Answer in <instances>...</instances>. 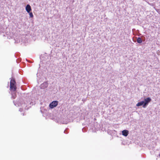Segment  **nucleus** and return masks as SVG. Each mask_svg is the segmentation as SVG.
<instances>
[{"instance_id":"12","label":"nucleus","mask_w":160,"mask_h":160,"mask_svg":"<svg viewBox=\"0 0 160 160\" xmlns=\"http://www.w3.org/2000/svg\"><path fill=\"white\" fill-rule=\"evenodd\" d=\"M142 39V41H144L145 40V38L144 37H143V36H142V38H141Z\"/></svg>"},{"instance_id":"15","label":"nucleus","mask_w":160,"mask_h":160,"mask_svg":"<svg viewBox=\"0 0 160 160\" xmlns=\"http://www.w3.org/2000/svg\"><path fill=\"white\" fill-rule=\"evenodd\" d=\"M84 128H83L82 129V131H83V132H85V131H84Z\"/></svg>"},{"instance_id":"13","label":"nucleus","mask_w":160,"mask_h":160,"mask_svg":"<svg viewBox=\"0 0 160 160\" xmlns=\"http://www.w3.org/2000/svg\"><path fill=\"white\" fill-rule=\"evenodd\" d=\"M67 129H66L64 130V133L67 134L68 133V132H67Z\"/></svg>"},{"instance_id":"9","label":"nucleus","mask_w":160,"mask_h":160,"mask_svg":"<svg viewBox=\"0 0 160 160\" xmlns=\"http://www.w3.org/2000/svg\"><path fill=\"white\" fill-rule=\"evenodd\" d=\"M137 42L139 43H141L142 42V38L140 37H138L137 38Z\"/></svg>"},{"instance_id":"4","label":"nucleus","mask_w":160,"mask_h":160,"mask_svg":"<svg viewBox=\"0 0 160 160\" xmlns=\"http://www.w3.org/2000/svg\"><path fill=\"white\" fill-rule=\"evenodd\" d=\"M48 83L47 82H44L40 86V87L41 88L44 89L48 87Z\"/></svg>"},{"instance_id":"16","label":"nucleus","mask_w":160,"mask_h":160,"mask_svg":"<svg viewBox=\"0 0 160 160\" xmlns=\"http://www.w3.org/2000/svg\"><path fill=\"white\" fill-rule=\"evenodd\" d=\"M159 156L160 157V153L159 154Z\"/></svg>"},{"instance_id":"3","label":"nucleus","mask_w":160,"mask_h":160,"mask_svg":"<svg viewBox=\"0 0 160 160\" xmlns=\"http://www.w3.org/2000/svg\"><path fill=\"white\" fill-rule=\"evenodd\" d=\"M58 103V102L57 101H54L51 102L49 104V107L51 108H53L56 107Z\"/></svg>"},{"instance_id":"11","label":"nucleus","mask_w":160,"mask_h":160,"mask_svg":"<svg viewBox=\"0 0 160 160\" xmlns=\"http://www.w3.org/2000/svg\"><path fill=\"white\" fill-rule=\"evenodd\" d=\"M29 13L30 15V18H32L33 17V15L32 12H29Z\"/></svg>"},{"instance_id":"14","label":"nucleus","mask_w":160,"mask_h":160,"mask_svg":"<svg viewBox=\"0 0 160 160\" xmlns=\"http://www.w3.org/2000/svg\"><path fill=\"white\" fill-rule=\"evenodd\" d=\"M23 110V109L21 108H20L19 109V111H20L21 112H22Z\"/></svg>"},{"instance_id":"8","label":"nucleus","mask_w":160,"mask_h":160,"mask_svg":"<svg viewBox=\"0 0 160 160\" xmlns=\"http://www.w3.org/2000/svg\"><path fill=\"white\" fill-rule=\"evenodd\" d=\"M16 84V82L15 79L14 78H12L11 79L10 82V84L12 85H15Z\"/></svg>"},{"instance_id":"7","label":"nucleus","mask_w":160,"mask_h":160,"mask_svg":"<svg viewBox=\"0 0 160 160\" xmlns=\"http://www.w3.org/2000/svg\"><path fill=\"white\" fill-rule=\"evenodd\" d=\"M26 10L28 13L30 12L31 11V7L29 4H27L26 7Z\"/></svg>"},{"instance_id":"5","label":"nucleus","mask_w":160,"mask_h":160,"mask_svg":"<svg viewBox=\"0 0 160 160\" xmlns=\"http://www.w3.org/2000/svg\"><path fill=\"white\" fill-rule=\"evenodd\" d=\"M10 90L13 92L15 91L16 90L17 88L15 85L12 84H10Z\"/></svg>"},{"instance_id":"6","label":"nucleus","mask_w":160,"mask_h":160,"mask_svg":"<svg viewBox=\"0 0 160 160\" xmlns=\"http://www.w3.org/2000/svg\"><path fill=\"white\" fill-rule=\"evenodd\" d=\"M129 133V132L128 130H124L122 131V134L125 137L127 136Z\"/></svg>"},{"instance_id":"10","label":"nucleus","mask_w":160,"mask_h":160,"mask_svg":"<svg viewBox=\"0 0 160 160\" xmlns=\"http://www.w3.org/2000/svg\"><path fill=\"white\" fill-rule=\"evenodd\" d=\"M12 99H15L16 97V94L14 92H12Z\"/></svg>"},{"instance_id":"1","label":"nucleus","mask_w":160,"mask_h":160,"mask_svg":"<svg viewBox=\"0 0 160 160\" xmlns=\"http://www.w3.org/2000/svg\"><path fill=\"white\" fill-rule=\"evenodd\" d=\"M151 101V99L149 98H145L143 101L139 102L136 104V106L139 107L141 106H142L143 108H146L148 104V103Z\"/></svg>"},{"instance_id":"2","label":"nucleus","mask_w":160,"mask_h":160,"mask_svg":"<svg viewBox=\"0 0 160 160\" xmlns=\"http://www.w3.org/2000/svg\"><path fill=\"white\" fill-rule=\"evenodd\" d=\"M32 102H30L29 103V102L26 101V102H25L24 103L22 104V106L23 107H25V109H28V107L27 108L26 107L28 106L29 107H30L32 105H33Z\"/></svg>"}]
</instances>
